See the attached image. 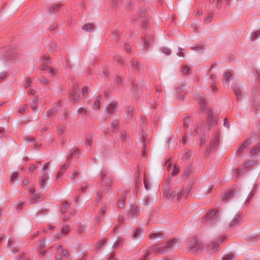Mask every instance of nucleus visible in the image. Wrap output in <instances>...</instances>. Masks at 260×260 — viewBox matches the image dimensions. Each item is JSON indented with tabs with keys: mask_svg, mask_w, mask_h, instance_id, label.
<instances>
[{
	"mask_svg": "<svg viewBox=\"0 0 260 260\" xmlns=\"http://www.w3.org/2000/svg\"><path fill=\"white\" fill-rule=\"evenodd\" d=\"M217 211L216 210L209 211L203 219V222H206L207 225L214 224L217 221Z\"/></svg>",
	"mask_w": 260,
	"mask_h": 260,
	"instance_id": "1",
	"label": "nucleus"
},
{
	"mask_svg": "<svg viewBox=\"0 0 260 260\" xmlns=\"http://www.w3.org/2000/svg\"><path fill=\"white\" fill-rule=\"evenodd\" d=\"M169 182H166L163 186L162 191L165 194L167 198H174L176 195L177 196V199L181 198V193L178 192L177 193L176 191L175 192H170L169 190V187L168 185Z\"/></svg>",
	"mask_w": 260,
	"mask_h": 260,
	"instance_id": "2",
	"label": "nucleus"
},
{
	"mask_svg": "<svg viewBox=\"0 0 260 260\" xmlns=\"http://www.w3.org/2000/svg\"><path fill=\"white\" fill-rule=\"evenodd\" d=\"M47 170V166H43L42 168V173L43 174V175L41 176L40 180L39 182V184L40 185V187L41 188H44V185L45 184L46 181L48 179V175L46 173H45V172Z\"/></svg>",
	"mask_w": 260,
	"mask_h": 260,
	"instance_id": "3",
	"label": "nucleus"
},
{
	"mask_svg": "<svg viewBox=\"0 0 260 260\" xmlns=\"http://www.w3.org/2000/svg\"><path fill=\"white\" fill-rule=\"evenodd\" d=\"M168 171L173 175L175 176L179 172V168L175 165L169 164L168 167Z\"/></svg>",
	"mask_w": 260,
	"mask_h": 260,
	"instance_id": "4",
	"label": "nucleus"
},
{
	"mask_svg": "<svg viewBox=\"0 0 260 260\" xmlns=\"http://www.w3.org/2000/svg\"><path fill=\"white\" fill-rule=\"evenodd\" d=\"M191 249L195 252H199L203 249L202 244L201 242H197L193 244Z\"/></svg>",
	"mask_w": 260,
	"mask_h": 260,
	"instance_id": "5",
	"label": "nucleus"
},
{
	"mask_svg": "<svg viewBox=\"0 0 260 260\" xmlns=\"http://www.w3.org/2000/svg\"><path fill=\"white\" fill-rule=\"evenodd\" d=\"M250 144V142L249 141L246 140L243 143V144L239 147L237 151V153L239 154L241 153L242 151L249 145Z\"/></svg>",
	"mask_w": 260,
	"mask_h": 260,
	"instance_id": "6",
	"label": "nucleus"
},
{
	"mask_svg": "<svg viewBox=\"0 0 260 260\" xmlns=\"http://www.w3.org/2000/svg\"><path fill=\"white\" fill-rule=\"evenodd\" d=\"M179 243L177 240H172L168 241L167 244V247L169 248H173L177 246Z\"/></svg>",
	"mask_w": 260,
	"mask_h": 260,
	"instance_id": "7",
	"label": "nucleus"
},
{
	"mask_svg": "<svg viewBox=\"0 0 260 260\" xmlns=\"http://www.w3.org/2000/svg\"><path fill=\"white\" fill-rule=\"evenodd\" d=\"M70 96L76 102H79V98L77 95V89L74 88L70 93Z\"/></svg>",
	"mask_w": 260,
	"mask_h": 260,
	"instance_id": "8",
	"label": "nucleus"
},
{
	"mask_svg": "<svg viewBox=\"0 0 260 260\" xmlns=\"http://www.w3.org/2000/svg\"><path fill=\"white\" fill-rule=\"evenodd\" d=\"M218 247V245L217 243L214 242L209 244L207 247V250L211 252L215 251Z\"/></svg>",
	"mask_w": 260,
	"mask_h": 260,
	"instance_id": "9",
	"label": "nucleus"
},
{
	"mask_svg": "<svg viewBox=\"0 0 260 260\" xmlns=\"http://www.w3.org/2000/svg\"><path fill=\"white\" fill-rule=\"evenodd\" d=\"M130 213L133 216H137L139 213V210L136 206L133 205L130 208Z\"/></svg>",
	"mask_w": 260,
	"mask_h": 260,
	"instance_id": "10",
	"label": "nucleus"
},
{
	"mask_svg": "<svg viewBox=\"0 0 260 260\" xmlns=\"http://www.w3.org/2000/svg\"><path fill=\"white\" fill-rule=\"evenodd\" d=\"M57 255H56V258L58 259V260H61V257L59 255V254H61L62 253V252H66V253H68V251L66 250H63L62 249V246H58L57 248Z\"/></svg>",
	"mask_w": 260,
	"mask_h": 260,
	"instance_id": "11",
	"label": "nucleus"
},
{
	"mask_svg": "<svg viewBox=\"0 0 260 260\" xmlns=\"http://www.w3.org/2000/svg\"><path fill=\"white\" fill-rule=\"evenodd\" d=\"M127 195V192L124 191L123 192V199L120 200L118 203V206L119 208H122L124 207V202H125V199Z\"/></svg>",
	"mask_w": 260,
	"mask_h": 260,
	"instance_id": "12",
	"label": "nucleus"
},
{
	"mask_svg": "<svg viewBox=\"0 0 260 260\" xmlns=\"http://www.w3.org/2000/svg\"><path fill=\"white\" fill-rule=\"evenodd\" d=\"M94 27V26L93 24L90 23L85 24L82 26V29L88 31V32H91L93 28Z\"/></svg>",
	"mask_w": 260,
	"mask_h": 260,
	"instance_id": "13",
	"label": "nucleus"
},
{
	"mask_svg": "<svg viewBox=\"0 0 260 260\" xmlns=\"http://www.w3.org/2000/svg\"><path fill=\"white\" fill-rule=\"evenodd\" d=\"M116 111V107L114 104H110L107 108V112L111 114Z\"/></svg>",
	"mask_w": 260,
	"mask_h": 260,
	"instance_id": "14",
	"label": "nucleus"
},
{
	"mask_svg": "<svg viewBox=\"0 0 260 260\" xmlns=\"http://www.w3.org/2000/svg\"><path fill=\"white\" fill-rule=\"evenodd\" d=\"M260 152V144H259L256 147L252 149L250 151V154L252 156H254L255 154H257Z\"/></svg>",
	"mask_w": 260,
	"mask_h": 260,
	"instance_id": "15",
	"label": "nucleus"
},
{
	"mask_svg": "<svg viewBox=\"0 0 260 260\" xmlns=\"http://www.w3.org/2000/svg\"><path fill=\"white\" fill-rule=\"evenodd\" d=\"M43 69L44 70L48 71V73H49L50 74H51L53 75H55L56 73V71L55 69H52L47 66H45L43 67Z\"/></svg>",
	"mask_w": 260,
	"mask_h": 260,
	"instance_id": "16",
	"label": "nucleus"
},
{
	"mask_svg": "<svg viewBox=\"0 0 260 260\" xmlns=\"http://www.w3.org/2000/svg\"><path fill=\"white\" fill-rule=\"evenodd\" d=\"M231 76V73L230 72H226L224 73L223 76V82H228L229 81V79Z\"/></svg>",
	"mask_w": 260,
	"mask_h": 260,
	"instance_id": "17",
	"label": "nucleus"
},
{
	"mask_svg": "<svg viewBox=\"0 0 260 260\" xmlns=\"http://www.w3.org/2000/svg\"><path fill=\"white\" fill-rule=\"evenodd\" d=\"M233 196V191L229 190L226 192L222 197V200H227Z\"/></svg>",
	"mask_w": 260,
	"mask_h": 260,
	"instance_id": "18",
	"label": "nucleus"
},
{
	"mask_svg": "<svg viewBox=\"0 0 260 260\" xmlns=\"http://www.w3.org/2000/svg\"><path fill=\"white\" fill-rule=\"evenodd\" d=\"M45 245V244L44 241H40L37 244V247L38 249L40 250V253H41L42 254H44L45 253V251L41 250V248L42 247H44Z\"/></svg>",
	"mask_w": 260,
	"mask_h": 260,
	"instance_id": "19",
	"label": "nucleus"
},
{
	"mask_svg": "<svg viewBox=\"0 0 260 260\" xmlns=\"http://www.w3.org/2000/svg\"><path fill=\"white\" fill-rule=\"evenodd\" d=\"M162 236V234L160 233H155L152 234L150 236V238L151 239H155L161 238Z\"/></svg>",
	"mask_w": 260,
	"mask_h": 260,
	"instance_id": "20",
	"label": "nucleus"
},
{
	"mask_svg": "<svg viewBox=\"0 0 260 260\" xmlns=\"http://www.w3.org/2000/svg\"><path fill=\"white\" fill-rule=\"evenodd\" d=\"M133 109L132 107H128L126 110V114L127 117L130 118L133 115Z\"/></svg>",
	"mask_w": 260,
	"mask_h": 260,
	"instance_id": "21",
	"label": "nucleus"
},
{
	"mask_svg": "<svg viewBox=\"0 0 260 260\" xmlns=\"http://www.w3.org/2000/svg\"><path fill=\"white\" fill-rule=\"evenodd\" d=\"M260 35V32L258 30L254 31L253 33L251 35V39L253 40H255Z\"/></svg>",
	"mask_w": 260,
	"mask_h": 260,
	"instance_id": "22",
	"label": "nucleus"
},
{
	"mask_svg": "<svg viewBox=\"0 0 260 260\" xmlns=\"http://www.w3.org/2000/svg\"><path fill=\"white\" fill-rule=\"evenodd\" d=\"M240 216L239 215H237L235 218L233 219V221H232L231 223V225L233 226L236 225L237 223H238L239 221L240 220Z\"/></svg>",
	"mask_w": 260,
	"mask_h": 260,
	"instance_id": "23",
	"label": "nucleus"
},
{
	"mask_svg": "<svg viewBox=\"0 0 260 260\" xmlns=\"http://www.w3.org/2000/svg\"><path fill=\"white\" fill-rule=\"evenodd\" d=\"M64 129H65V127L64 126L61 125V126H59L57 129L58 134L59 135H61L63 134Z\"/></svg>",
	"mask_w": 260,
	"mask_h": 260,
	"instance_id": "24",
	"label": "nucleus"
},
{
	"mask_svg": "<svg viewBox=\"0 0 260 260\" xmlns=\"http://www.w3.org/2000/svg\"><path fill=\"white\" fill-rule=\"evenodd\" d=\"M234 258V255L232 254H230L225 255L223 257V260H233Z\"/></svg>",
	"mask_w": 260,
	"mask_h": 260,
	"instance_id": "25",
	"label": "nucleus"
},
{
	"mask_svg": "<svg viewBox=\"0 0 260 260\" xmlns=\"http://www.w3.org/2000/svg\"><path fill=\"white\" fill-rule=\"evenodd\" d=\"M255 162L254 160H251L245 163L244 166L246 168H248L249 167L255 164Z\"/></svg>",
	"mask_w": 260,
	"mask_h": 260,
	"instance_id": "26",
	"label": "nucleus"
},
{
	"mask_svg": "<svg viewBox=\"0 0 260 260\" xmlns=\"http://www.w3.org/2000/svg\"><path fill=\"white\" fill-rule=\"evenodd\" d=\"M79 152V150H78V149L75 150L74 152L72 154H71V155L68 156V159H70L72 156H74L75 157H77Z\"/></svg>",
	"mask_w": 260,
	"mask_h": 260,
	"instance_id": "27",
	"label": "nucleus"
},
{
	"mask_svg": "<svg viewBox=\"0 0 260 260\" xmlns=\"http://www.w3.org/2000/svg\"><path fill=\"white\" fill-rule=\"evenodd\" d=\"M118 126V121L117 120H115L113 121L112 123V128L114 131V129H117Z\"/></svg>",
	"mask_w": 260,
	"mask_h": 260,
	"instance_id": "28",
	"label": "nucleus"
},
{
	"mask_svg": "<svg viewBox=\"0 0 260 260\" xmlns=\"http://www.w3.org/2000/svg\"><path fill=\"white\" fill-rule=\"evenodd\" d=\"M97 100L94 102V106L95 108L98 109L100 108V96H98L97 97Z\"/></svg>",
	"mask_w": 260,
	"mask_h": 260,
	"instance_id": "29",
	"label": "nucleus"
},
{
	"mask_svg": "<svg viewBox=\"0 0 260 260\" xmlns=\"http://www.w3.org/2000/svg\"><path fill=\"white\" fill-rule=\"evenodd\" d=\"M59 8H60V5H55L54 6L51 7L50 8V11H51V12H54L55 11L58 10Z\"/></svg>",
	"mask_w": 260,
	"mask_h": 260,
	"instance_id": "30",
	"label": "nucleus"
},
{
	"mask_svg": "<svg viewBox=\"0 0 260 260\" xmlns=\"http://www.w3.org/2000/svg\"><path fill=\"white\" fill-rule=\"evenodd\" d=\"M233 90L235 93V94L237 95V96L239 98L241 96V93L239 92V91L238 90V89L237 88H236V87H234L233 88Z\"/></svg>",
	"mask_w": 260,
	"mask_h": 260,
	"instance_id": "31",
	"label": "nucleus"
},
{
	"mask_svg": "<svg viewBox=\"0 0 260 260\" xmlns=\"http://www.w3.org/2000/svg\"><path fill=\"white\" fill-rule=\"evenodd\" d=\"M69 228L68 226H63L62 229V233L63 234H67L69 233Z\"/></svg>",
	"mask_w": 260,
	"mask_h": 260,
	"instance_id": "32",
	"label": "nucleus"
},
{
	"mask_svg": "<svg viewBox=\"0 0 260 260\" xmlns=\"http://www.w3.org/2000/svg\"><path fill=\"white\" fill-rule=\"evenodd\" d=\"M162 51L166 54H169L170 53V50L166 47H164L162 49Z\"/></svg>",
	"mask_w": 260,
	"mask_h": 260,
	"instance_id": "33",
	"label": "nucleus"
},
{
	"mask_svg": "<svg viewBox=\"0 0 260 260\" xmlns=\"http://www.w3.org/2000/svg\"><path fill=\"white\" fill-rule=\"evenodd\" d=\"M104 243H105L104 240H101L100 241H99L97 244L96 248L98 249H99L101 247L102 245L103 244H104Z\"/></svg>",
	"mask_w": 260,
	"mask_h": 260,
	"instance_id": "34",
	"label": "nucleus"
},
{
	"mask_svg": "<svg viewBox=\"0 0 260 260\" xmlns=\"http://www.w3.org/2000/svg\"><path fill=\"white\" fill-rule=\"evenodd\" d=\"M178 56L180 57H183V49L181 48L178 49V52L177 53Z\"/></svg>",
	"mask_w": 260,
	"mask_h": 260,
	"instance_id": "35",
	"label": "nucleus"
},
{
	"mask_svg": "<svg viewBox=\"0 0 260 260\" xmlns=\"http://www.w3.org/2000/svg\"><path fill=\"white\" fill-rule=\"evenodd\" d=\"M137 66H138V63L136 61H133L132 63V68L134 69V70H137Z\"/></svg>",
	"mask_w": 260,
	"mask_h": 260,
	"instance_id": "36",
	"label": "nucleus"
},
{
	"mask_svg": "<svg viewBox=\"0 0 260 260\" xmlns=\"http://www.w3.org/2000/svg\"><path fill=\"white\" fill-rule=\"evenodd\" d=\"M87 91L88 90L87 87H83L82 89V93L83 96H84L87 93Z\"/></svg>",
	"mask_w": 260,
	"mask_h": 260,
	"instance_id": "37",
	"label": "nucleus"
},
{
	"mask_svg": "<svg viewBox=\"0 0 260 260\" xmlns=\"http://www.w3.org/2000/svg\"><path fill=\"white\" fill-rule=\"evenodd\" d=\"M189 68L187 66H185L183 68V72L184 74H187L189 72Z\"/></svg>",
	"mask_w": 260,
	"mask_h": 260,
	"instance_id": "38",
	"label": "nucleus"
},
{
	"mask_svg": "<svg viewBox=\"0 0 260 260\" xmlns=\"http://www.w3.org/2000/svg\"><path fill=\"white\" fill-rule=\"evenodd\" d=\"M18 174L17 173H14L12 175V176H11V181H13V182H15V178L17 177Z\"/></svg>",
	"mask_w": 260,
	"mask_h": 260,
	"instance_id": "39",
	"label": "nucleus"
},
{
	"mask_svg": "<svg viewBox=\"0 0 260 260\" xmlns=\"http://www.w3.org/2000/svg\"><path fill=\"white\" fill-rule=\"evenodd\" d=\"M191 156V153L189 151L187 152L184 155V158L186 159H188Z\"/></svg>",
	"mask_w": 260,
	"mask_h": 260,
	"instance_id": "40",
	"label": "nucleus"
},
{
	"mask_svg": "<svg viewBox=\"0 0 260 260\" xmlns=\"http://www.w3.org/2000/svg\"><path fill=\"white\" fill-rule=\"evenodd\" d=\"M213 117V112L212 111H211L210 110L209 111V114L208 116V119L209 120L211 121V119Z\"/></svg>",
	"mask_w": 260,
	"mask_h": 260,
	"instance_id": "41",
	"label": "nucleus"
},
{
	"mask_svg": "<svg viewBox=\"0 0 260 260\" xmlns=\"http://www.w3.org/2000/svg\"><path fill=\"white\" fill-rule=\"evenodd\" d=\"M144 185H145V187L146 190H149V185L147 182L145 178L144 179Z\"/></svg>",
	"mask_w": 260,
	"mask_h": 260,
	"instance_id": "42",
	"label": "nucleus"
},
{
	"mask_svg": "<svg viewBox=\"0 0 260 260\" xmlns=\"http://www.w3.org/2000/svg\"><path fill=\"white\" fill-rule=\"evenodd\" d=\"M190 119L189 118H187L185 119V120L184 121L183 124L184 126L187 127L188 123L189 122Z\"/></svg>",
	"mask_w": 260,
	"mask_h": 260,
	"instance_id": "43",
	"label": "nucleus"
},
{
	"mask_svg": "<svg viewBox=\"0 0 260 260\" xmlns=\"http://www.w3.org/2000/svg\"><path fill=\"white\" fill-rule=\"evenodd\" d=\"M102 192H99L98 193L97 196H96V201H97L98 202H99V201L100 198L101 197H102Z\"/></svg>",
	"mask_w": 260,
	"mask_h": 260,
	"instance_id": "44",
	"label": "nucleus"
},
{
	"mask_svg": "<svg viewBox=\"0 0 260 260\" xmlns=\"http://www.w3.org/2000/svg\"><path fill=\"white\" fill-rule=\"evenodd\" d=\"M30 78H27V80H26V82L25 83V87H27L28 86H29V85L30 84Z\"/></svg>",
	"mask_w": 260,
	"mask_h": 260,
	"instance_id": "45",
	"label": "nucleus"
},
{
	"mask_svg": "<svg viewBox=\"0 0 260 260\" xmlns=\"http://www.w3.org/2000/svg\"><path fill=\"white\" fill-rule=\"evenodd\" d=\"M218 143V141L217 140H215L214 141V142H212L210 144V147H211L214 145H216Z\"/></svg>",
	"mask_w": 260,
	"mask_h": 260,
	"instance_id": "46",
	"label": "nucleus"
},
{
	"mask_svg": "<svg viewBox=\"0 0 260 260\" xmlns=\"http://www.w3.org/2000/svg\"><path fill=\"white\" fill-rule=\"evenodd\" d=\"M140 229H137L136 230V231L135 232V234H134V237L135 238H137V235L140 233Z\"/></svg>",
	"mask_w": 260,
	"mask_h": 260,
	"instance_id": "47",
	"label": "nucleus"
},
{
	"mask_svg": "<svg viewBox=\"0 0 260 260\" xmlns=\"http://www.w3.org/2000/svg\"><path fill=\"white\" fill-rule=\"evenodd\" d=\"M41 82L43 84H47L48 80L45 78H43L41 80Z\"/></svg>",
	"mask_w": 260,
	"mask_h": 260,
	"instance_id": "48",
	"label": "nucleus"
},
{
	"mask_svg": "<svg viewBox=\"0 0 260 260\" xmlns=\"http://www.w3.org/2000/svg\"><path fill=\"white\" fill-rule=\"evenodd\" d=\"M211 18V16H208L205 20L206 23H209L210 21V19Z\"/></svg>",
	"mask_w": 260,
	"mask_h": 260,
	"instance_id": "49",
	"label": "nucleus"
},
{
	"mask_svg": "<svg viewBox=\"0 0 260 260\" xmlns=\"http://www.w3.org/2000/svg\"><path fill=\"white\" fill-rule=\"evenodd\" d=\"M54 112V109H52V110L48 111L47 112V116H48L49 115H50L51 114H52Z\"/></svg>",
	"mask_w": 260,
	"mask_h": 260,
	"instance_id": "50",
	"label": "nucleus"
},
{
	"mask_svg": "<svg viewBox=\"0 0 260 260\" xmlns=\"http://www.w3.org/2000/svg\"><path fill=\"white\" fill-rule=\"evenodd\" d=\"M22 206V203H18L17 204L16 206V208L17 209H20V208H21Z\"/></svg>",
	"mask_w": 260,
	"mask_h": 260,
	"instance_id": "51",
	"label": "nucleus"
},
{
	"mask_svg": "<svg viewBox=\"0 0 260 260\" xmlns=\"http://www.w3.org/2000/svg\"><path fill=\"white\" fill-rule=\"evenodd\" d=\"M150 202V199L149 198H146L145 199V202L144 203V205H147Z\"/></svg>",
	"mask_w": 260,
	"mask_h": 260,
	"instance_id": "52",
	"label": "nucleus"
},
{
	"mask_svg": "<svg viewBox=\"0 0 260 260\" xmlns=\"http://www.w3.org/2000/svg\"><path fill=\"white\" fill-rule=\"evenodd\" d=\"M43 61L45 63H47V62H49V58L48 57H45L44 58H43Z\"/></svg>",
	"mask_w": 260,
	"mask_h": 260,
	"instance_id": "53",
	"label": "nucleus"
},
{
	"mask_svg": "<svg viewBox=\"0 0 260 260\" xmlns=\"http://www.w3.org/2000/svg\"><path fill=\"white\" fill-rule=\"evenodd\" d=\"M78 174V173H74L71 176L72 179H74L76 176Z\"/></svg>",
	"mask_w": 260,
	"mask_h": 260,
	"instance_id": "54",
	"label": "nucleus"
},
{
	"mask_svg": "<svg viewBox=\"0 0 260 260\" xmlns=\"http://www.w3.org/2000/svg\"><path fill=\"white\" fill-rule=\"evenodd\" d=\"M144 45L145 46H146V47H147L148 46H149V44H148V41H146V39H144Z\"/></svg>",
	"mask_w": 260,
	"mask_h": 260,
	"instance_id": "55",
	"label": "nucleus"
},
{
	"mask_svg": "<svg viewBox=\"0 0 260 260\" xmlns=\"http://www.w3.org/2000/svg\"><path fill=\"white\" fill-rule=\"evenodd\" d=\"M62 174V173L61 172V171L59 172L57 174V176H56L57 179H58Z\"/></svg>",
	"mask_w": 260,
	"mask_h": 260,
	"instance_id": "56",
	"label": "nucleus"
},
{
	"mask_svg": "<svg viewBox=\"0 0 260 260\" xmlns=\"http://www.w3.org/2000/svg\"><path fill=\"white\" fill-rule=\"evenodd\" d=\"M82 114H85L86 113V111L84 109H81L79 111Z\"/></svg>",
	"mask_w": 260,
	"mask_h": 260,
	"instance_id": "57",
	"label": "nucleus"
},
{
	"mask_svg": "<svg viewBox=\"0 0 260 260\" xmlns=\"http://www.w3.org/2000/svg\"><path fill=\"white\" fill-rule=\"evenodd\" d=\"M211 88H212V91H213V92H215V91H216V86L212 85L211 86Z\"/></svg>",
	"mask_w": 260,
	"mask_h": 260,
	"instance_id": "58",
	"label": "nucleus"
},
{
	"mask_svg": "<svg viewBox=\"0 0 260 260\" xmlns=\"http://www.w3.org/2000/svg\"><path fill=\"white\" fill-rule=\"evenodd\" d=\"M149 255L148 253H147L146 254L144 255L143 257L141 260H146V257Z\"/></svg>",
	"mask_w": 260,
	"mask_h": 260,
	"instance_id": "59",
	"label": "nucleus"
},
{
	"mask_svg": "<svg viewBox=\"0 0 260 260\" xmlns=\"http://www.w3.org/2000/svg\"><path fill=\"white\" fill-rule=\"evenodd\" d=\"M92 144V142L90 140H87L86 141V144H88V145H91Z\"/></svg>",
	"mask_w": 260,
	"mask_h": 260,
	"instance_id": "60",
	"label": "nucleus"
},
{
	"mask_svg": "<svg viewBox=\"0 0 260 260\" xmlns=\"http://www.w3.org/2000/svg\"><path fill=\"white\" fill-rule=\"evenodd\" d=\"M121 81V78L119 77H117L116 79V82L117 84H118Z\"/></svg>",
	"mask_w": 260,
	"mask_h": 260,
	"instance_id": "61",
	"label": "nucleus"
},
{
	"mask_svg": "<svg viewBox=\"0 0 260 260\" xmlns=\"http://www.w3.org/2000/svg\"><path fill=\"white\" fill-rule=\"evenodd\" d=\"M210 77H211V79H212V83H214V82H213V79L215 78V75H211Z\"/></svg>",
	"mask_w": 260,
	"mask_h": 260,
	"instance_id": "62",
	"label": "nucleus"
},
{
	"mask_svg": "<svg viewBox=\"0 0 260 260\" xmlns=\"http://www.w3.org/2000/svg\"><path fill=\"white\" fill-rule=\"evenodd\" d=\"M10 249H11V250L12 251H13V252L14 253H15V252L14 250H13V249L14 247L12 246V244H10Z\"/></svg>",
	"mask_w": 260,
	"mask_h": 260,
	"instance_id": "63",
	"label": "nucleus"
},
{
	"mask_svg": "<svg viewBox=\"0 0 260 260\" xmlns=\"http://www.w3.org/2000/svg\"><path fill=\"white\" fill-rule=\"evenodd\" d=\"M22 183H23V185H26L28 183V180L26 179L24 180L23 181Z\"/></svg>",
	"mask_w": 260,
	"mask_h": 260,
	"instance_id": "64",
	"label": "nucleus"
}]
</instances>
